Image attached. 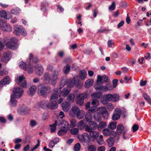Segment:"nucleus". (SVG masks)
I'll list each match as a JSON object with an SVG mask.
<instances>
[{"label":"nucleus","mask_w":151,"mask_h":151,"mask_svg":"<svg viewBox=\"0 0 151 151\" xmlns=\"http://www.w3.org/2000/svg\"><path fill=\"white\" fill-rule=\"evenodd\" d=\"M108 79V77L106 75H103L102 76L98 75L97 76V82H101L102 83L105 82L107 81Z\"/></svg>","instance_id":"nucleus-21"},{"label":"nucleus","mask_w":151,"mask_h":151,"mask_svg":"<svg viewBox=\"0 0 151 151\" xmlns=\"http://www.w3.org/2000/svg\"><path fill=\"white\" fill-rule=\"evenodd\" d=\"M0 27L1 29L4 31L9 32L12 31V28L10 26L7 24L5 21L0 22Z\"/></svg>","instance_id":"nucleus-12"},{"label":"nucleus","mask_w":151,"mask_h":151,"mask_svg":"<svg viewBox=\"0 0 151 151\" xmlns=\"http://www.w3.org/2000/svg\"><path fill=\"white\" fill-rule=\"evenodd\" d=\"M96 90H100L102 91H106L108 90V88L104 86H101L99 87H96L95 88Z\"/></svg>","instance_id":"nucleus-34"},{"label":"nucleus","mask_w":151,"mask_h":151,"mask_svg":"<svg viewBox=\"0 0 151 151\" xmlns=\"http://www.w3.org/2000/svg\"><path fill=\"white\" fill-rule=\"evenodd\" d=\"M70 66L69 64H68L66 67H64L63 69V71L65 74H67L70 70Z\"/></svg>","instance_id":"nucleus-44"},{"label":"nucleus","mask_w":151,"mask_h":151,"mask_svg":"<svg viewBox=\"0 0 151 151\" xmlns=\"http://www.w3.org/2000/svg\"><path fill=\"white\" fill-rule=\"evenodd\" d=\"M32 59V61L35 63H37L38 61V59L37 57H34L33 55L31 53H30L29 54V60H29V61L31 60Z\"/></svg>","instance_id":"nucleus-39"},{"label":"nucleus","mask_w":151,"mask_h":151,"mask_svg":"<svg viewBox=\"0 0 151 151\" xmlns=\"http://www.w3.org/2000/svg\"><path fill=\"white\" fill-rule=\"evenodd\" d=\"M81 149V145L79 143L76 144L74 147L73 150L75 151H79Z\"/></svg>","instance_id":"nucleus-49"},{"label":"nucleus","mask_w":151,"mask_h":151,"mask_svg":"<svg viewBox=\"0 0 151 151\" xmlns=\"http://www.w3.org/2000/svg\"><path fill=\"white\" fill-rule=\"evenodd\" d=\"M17 83L19 86L24 88L26 87L27 84L25 81V78L23 76H19L17 77L16 79Z\"/></svg>","instance_id":"nucleus-11"},{"label":"nucleus","mask_w":151,"mask_h":151,"mask_svg":"<svg viewBox=\"0 0 151 151\" xmlns=\"http://www.w3.org/2000/svg\"><path fill=\"white\" fill-rule=\"evenodd\" d=\"M122 114V111L119 108H116L114 112V114L112 117L114 120H116L119 119Z\"/></svg>","instance_id":"nucleus-15"},{"label":"nucleus","mask_w":151,"mask_h":151,"mask_svg":"<svg viewBox=\"0 0 151 151\" xmlns=\"http://www.w3.org/2000/svg\"><path fill=\"white\" fill-rule=\"evenodd\" d=\"M99 102L97 99H93L91 102L92 104L95 105L96 106H97L99 105Z\"/></svg>","instance_id":"nucleus-54"},{"label":"nucleus","mask_w":151,"mask_h":151,"mask_svg":"<svg viewBox=\"0 0 151 151\" xmlns=\"http://www.w3.org/2000/svg\"><path fill=\"white\" fill-rule=\"evenodd\" d=\"M119 98V95L117 93H109L104 95L103 99L101 100V101L104 104H106L109 101L116 102Z\"/></svg>","instance_id":"nucleus-4"},{"label":"nucleus","mask_w":151,"mask_h":151,"mask_svg":"<svg viewBox=\"0 0 151 151\" xmlns=\"http://www.w3.org/2000/svg\"><path fill=\"white\" fill-rule=\"evenodd\" d=\"M36 89L37 88L35 86H32L29 88V90L27 92V93L30 96H32L35 93Z\"/></svg>","instance_id":"nucleus-25"},{"label":"nucleus","mask_w":151,"mask_h":151,"mask_svg":"<svg viewBox=\"0 0 151 151\" xmlns=\"http://www.w3.org/2000/svg\"><path fill=\"white\" fill-rule=\"evenodd\" d=\"M21 12L20 9L19 8H16L15 9H12L11 11V13L12 14H17L20 13Z\"/></svg>","instance_id":"nucleus-50"},{"label":"nucleus","mask_w":151,"mask_h":151,"mask_svg":"<svg viewBox=\"0 0 151 151\" xmlns=\"http://www.w3.org/2000/svg\"><path fill=\"white\" fill-rule=\"evenodd\" d=\"M79 129L77 128H73L70 129L71 133L73 135H76L78 132Z\"/></svg>","instance_id":"nucleus-46"},{"label":"nucleus","mask_w":151,"mask_h":151,"mask_svg":"<svg viewBox=\"0 0 151 151\" xmlns=\"http://www.w3.org/2000/svg\"><path fill=\"white\" fill-rule=\"evenodd\" d=\"M92 119V115L89 112L86 113L85 115V119L86 121L88 123L91 121Z\"/></svg>","instance_id":"nucleus-28"},{"label":"nucleus","mask_w":151,"mask_h":151,"mask_svg":"<svg viewBox=\"0 0 151 151\" xmlns=\"http://www.w3.org/2000/svg\"><path fill=\"white\" fill-rule=\"evenodd\" d=\"M23 93V90L21 88L17 87L13 88V94L11 95L10 100L11 106L14 107L16 106L17 102L16 99L21 97Z\"/></svg>","instance_id":"nucleus-2"},{"label":"nucleus","mask_w":151,"mask_h":151,"mask_svg":"<svg viewBox=\"0 0 151 151\" xmlns=\"http://www.w3.org/2000/svg\"><path fill=\"white\" fill-rule=\"evenodd\" d=\"M70 107V104L68 102H63L62 104V109L64 111H68Z\"/></svg>","instance_id":"nucleus-24"},{"label":"nucleus","mask_w":151,"mask_h":151,"mask_svg":"<svg viewBox=\"0 0 151 151\" xmlns=\"http://www.w3.org/2000/svg\"><path fill=\"white\" fill-rule=\"evenodd\" d=\"M118 80L117 79H114L113 81V86L114 88H115L117 86Z\"/></svg>","instance_id":"nucleus-61"},{"label":"nucleus","mask_w":151,"mask_h":151,"mask_svg":"<svg viewBox=\"0 0 151 151\" xmlns=\"http://www.w3.org/2000/svg\"><path fill=\"white\" fill-rule=\"evenodd\" d=\"M114 43L111 40H109L108 42V45L109 47H111L113 45H114Z\"/></svg>","instance_id":"nucleus-62"},{"label":"nucleus","mask_w":151,"mask_h":151,"mask_svg":"<svg viewBox=\"0 0 151 151\" xmlns=\"http://www.w3.org/2000/svg\"><path fill=\"white\" fill-rule=\"evenodd\" d=\"M58 121V125H60L63 126H65L66 127H68V123L64 120H61L60 121Z\"/></svg>","instance_id":"nucleus-40"},{"label":"nucleus","mask_w":151,"mask_h":151,"mask_svg":"<svg viewBox=\"0 0 151 151\" xmlns=\"http://www.w3.org/2000/svg\"><path fill=\"white\" fill-rule=\"evenodd\" d=\"M96 107V106L93 107H90L89 108L88 111L92 113H94L95 111Z\"/></svg>","instance_id":"nucleus-63"},{"label":"nucleus","mask_w":151,"mask_h":151,"mask_svg":"<svg viewBox=\"0 0 151 151\" xmlns=\"http://www.w3.org/2000/svg\"><path fill=\"white\" fill-rule=\"evenodd\" d=\"M36 74L38 76H41L43 72V68L41 65H37L35 67Z\"/></svg>","instance_id":"nucleus-18"},{"label":"nucleus","mask_w":151,"mask_h":151,"mask_svg":"<svg viewBox=\"0 0 151 151\" xmlns=\"http://www.w3.org/2000/svg\"><path fill=\"white\" fill-rule=\"evenodd\" d=\"M111 131L109 129V128H106L103 129L102 132L103 134L105 136H110Z\"/></svg>","instance_id":"nucleus-37"},{"label":"nucleus","mask_w":151,"mask_h":151,"mask_svg":"<svg viewBox=\"0 0 151 151\" xmlns=\"http://www.w3.org/2000/svg\"><path fill=\"white\" fill-rule=\"evenodd\" d=\"M101 92H94L91 95V97L93 99H99L101 95Z\"/></svg>","instance_id":"nucleus-32"},{"label":"nucleus","mask_w":151,"mask_h":151,"mask_svg":"<svg viewBox=\"0 0 151 151\" xmlns=\"http://www.w3.org/2000/svg\"><path fill=\"white\" fill-rule=\"evenodd\" d=\"M107 108L110 110H112L114 108L113 105L111 103H109L107 105Z\"/></svg>","instance_id":"nucleus-59"},{"label":"nucleus","mask_w":151,"mask_h":151,"mask_svg":"<svg viewBox=\"0 0 151 151\" xmlns=\"http://www.w3.org/2000/svg\"><path fill=\"white\" fill-rule=\"evenodd\" d=\"M83 102L84 101L83 99H81V98L78 96V99L76 100L77 103L80 105H82L83 104Z\"/></svg>","instance_id":"nucleus-51"},{"label":"nucleus","mask_w":151,"mask_h":151,"mask_svg":"<svg viewBox=\"0 0 151 151\" xmlns=\"http://www.w3.org/2000/svg\"><path fill=\"white\" fill-rule=\"evenodd\" d=\"M94 120L97 122H99L101 120V114L98 112L95 113L93 115Z\"/></svg>","instance_id":"nucleus-29"},{"label":"nucleus","mask_w":151,"mask_h":151,"mask_svg":"<svg viewBox=\"0 0 151 151\" xmlns=\"http://www.w3.org/2000/svg\"><path fill=\"white\" fill-rule=\"evenodd\" d=\"M37 92L38 94L41 96H46L51 92L50 86H46L43 83H40L37 86Z\"/></svg>","instance_id":"nucleus-3"},{"label":"nucleus","mask_w":151,"mask_h":151,"mask_svg":"<svg viewBox=\"0 0 151 151\" xmlns=\"http://www.w3.org/2000/svg\"><path fill=\"white\" fill-rule=\"evenodd\" d=\"M75 95L73 93H70L67 97L68 100L70 102H73L74 101Z\"/></svg>","instance_id":"nucleus-45"},{"label":"nucleus","mask_w":151,"mask_h":151,"mask_svg":"<svg viewBox=\"0 0 151 151\" xmlns=\"http://www.w3.org/2000/svg\"><path fill=\"white\" fill-rule=\"evenodd\" d=\"M57 99H53L51 101V98H50L51 103L48 104V108L50 109H55L57 108L58 104L56 102V100Z\"/></svg>","instance_id":"nucleus-17"},{"label":"nucleus","mask_w":151,"mask_h":151,"mask_svg":"<svg viewBox=\"0 0 151 151\" xmlns=\"http://www.w3.org/2000/svg\"><path fill=\"white\" fill-rule=\"evenodd\" d=\"M85 112L83 110H80L76 114V116L79 119H83L85 115Z\"/></svg>","instance_id":"nucleus-31"},{"label":"nucleus","mask_w":151,"mask_h":151,"mask_svg":"<svg viewBox=\"0 0 151 151\" xmlns=\"http://www.w3.org/2000/svg\"><path fill=\"white\" fill-rule=\"evenodd\" d=\"M66 83V79H61L60 83L59 88H55L53 91V94L51 96V101L53 99H57L60 96V95L64 97H66L70 93L71 90L70 87L68 86L63 88L62 91L60 89L62 87L65 86Z\"/></svg>","instance_id":"nucleus-1"},{"label":"nucleus","mask_w":151,"mask_h":151,"mask_svg":"<svg viewBox=\"0 0 151 151\" xmlns=\"http://www.w3.org/2000/svg\"><path fill=\"white\" fill-rule=\"evenodd\" d=\"M8 73V71L6 70H0V76H3Z\"/></svg>","instance_id":"nucleus-55"},{"label":"nucleus","mask_w":151,"mask_h":151,"mask_svg":"<svg viewBox=\"0 0 151 151\" xmlns=\"http://www.w3.org/2000/svg\"><path fill=\"white\" fill-rule=\"evenodd\" d=\"M7 19V16L6 12L5 11H0V22L4 21L5 20Z\"/></svg>","instance_id":"nucleus-23"},{"label":"nucleus","mask_w":151,"mask_h":151,"mask_svg":"<svg viewBox=\"0 0 151 151\" xmlns=\"http://www.w3.org/2000/svg\"><path fill=\"white\" fill-rule=\"evenodd\" d=\"M107 126L106 123L104 121H101L98 124V130L100 131L102 129L106 127Z\"/></svg>","instance_id":"nucleus-26"},{"label":"nucleus","mask_w":151,"mask_h":151,"mask_svg":"<svg viewBox=\"0 0 151 151\" xmlns=\"http://www.w3.org/2000/svg\"><path fill=\"white\" fill-rule=\"evenodd\" d=\"M86 75L87 73L84 70H82L80 71V77L82 80H84L85 79Z\"/></svg>","instance_id":"nucleus-38"},{"label":"nucleus","mask_w":151,"mask_h":151,"mask_svg":"<svg viewBox=\"0 0 151 151\" xmlns=\"http://www.w3.org/2000/svg\"><path fill=\"white\" fill-rule=\"evenodd\" d=\"M11 57V53L9 52H5L2 58V61L4 63H6L10 60Z\"/></svg>","instance_id":"nucleus-16"},{"label":"nucleus","mask_w":151,"mask_h":151,"mask_svg":"<svg viewBox=\"0 0 151 151\" xmlns=\"http://www.w3.org/2000/svg\"><path fill=\"white\" fill-rule=\"evenodd\" d=\"M96 150L95 147L93 145L90 146L88 148V151H96Z\"/></svg>","instance_id":"nucleus-57"},{"label":"nucleus","mask_w":151,"mask_h":151,"mask_svg":"<svg viewBox=\"0 0 151 151\" xmlns=\"http://www.w3.org/2000/svg\"><path fill=\"white\" fill-rule=\"evenodd\" d=\"M93 81L91 79H88L85 82V86L86 88H88L91 86L93 83Z\"/></svg>","instance_id":"nucleus-42"},{"label":"nucleus","mask_w":151,"mask_h":151,"mask_svg":"<svg viewBox=\"0 0 151 151\" xmlns=\"http://www.w3.org/2000/svg\"><path fill=\"white\" fill-rule=\"evenodd\" d=\"M139 128L138 126L136 124H134L132 127V130L133 132H135L137 131Z\"/></svg>","instance_id":"nucleus-60"},{"label":"nucleus","mask_w":151,"mask_h":151,"mask_svg":"<svg viewBox=\"0 0 151 151\" xmlns=\"http://www.w3.org/2000/svg\"><path fill=\"white\" fill-rule=\"evenodd\" d=\"M74 82H73L72 80H70L69 82H70V86H73L74 85V83L77 86L78 88H81L82 86V84H79V80H78L77 81V80H76V78L74 77Z\"/></svg>","instance_id":"nucleus-22"},{"label":"nucleus","mask_w":151,"mask_h":151,"mask_svg":"<svg viewBox=\"0 0 151 151\" xmlns=\"http://www.w3.org/2000/svg\"><path fill=\"white\" fill-rule=\"evenodd\" d=\"M58 125V121H55V123L52 125H50V130L51 132H55L56 129V126Z\"/></svg>","instance_id":"nucleus-36"},{"label":"nucleus","mask_w":151,"mask_h":151,"mask_svg":"<svg viewBox=\"0 0 151 151\" xmlns=\"http://www.w3.org/2000/svg\"><path fill=\"white\" fill-rule=\"evenodd\" d=\"M63 128L60 130H61L62 131H63V132L64 133H66L67 131V130L69 128V127H66L65 126H62Z\"/></svg>","instance_id":"nucleus-58"},{"label":"nucleus","mask_w":151,"mask_h":151,"mask_svg":"<svg viewBox=\"0 0 151 151\" xmlns=\"http://www.w3.org/2000/svg\"><path fill=\"white\" fill-rule=\"evenodd\" d=\"M88 123L89 125H86L84 127L86 131L89 132L92 130L98 129V124L95 121H90Z\"/></svg>","instance_id":"nucleus-10"},{"label":"nucleus","mask_w":151,"mask_h":151,"mask_svg":"<svg viewBox=\"0 0 151 151\" xmlns=\"http://www.w3.org/2000/svg\"><path fill=\"white\" fill-rule=\"evenodd\" d=\"M78 96L81 98V99H83V100L87 98L88 95L86 93H81Z\"/></svg>","instance_id":"nucleus-52"},{"label":"nucleus","mask_w":151,"mask_h":151,"mask_svg":"<svg viewBox=\"0 0 151 151\" xmlns=\"http://www.w3.org/2000/svg\"><path fill=\"white\" fill-rule=\"evenodd\" d=\"M127 131V129L126 127H124L122 124H119L117 127L116 132L118 135L119 136L122 133L123 138L125 139H128V137L126 136V134Z\"/></svg>","instance_id":"nucleus-6"},{"label":"nucleus","mask_w":151,"mask_h":151,"mask_svg":"<svg viewBox=\"0 0 151 151\" xmlns=\"http://www.w3.org/2000/svg\"><path fill=\"white\" fill-rule=\"evenodd\" d=\"M14 33L17 35L20 34L24 36L26 35V32L25 29L19 25H15L14 26Z\"/></svg>","instance_id":"nucleus-9"},{"label":"nucleus","mask_w":151,"mask_h":151,"mask_svg":"<svg viewBox=\"0 0 151 151\" xmlns=\"http://www.w3.org/2000/svg\"><path fill=\"white\" fill-rule=\"evenodd\" d=\"M99 109L103 117L105 119H107L109 114L105 108L104 107H101Z\"/></svg>","instance_id":"nucleus-20"},{"label":"nucleus","mask_w":151,"mask_h":151,"mask_svg":"<svg viewBox=\"0 0 151 151\" xmlns=\"http://www.w3.org/2000/svg\"><path fill=\"white\" fill-rule=\"evenodd\" d=\"M6 45L9 49L12 50L16 49L18 47L17 40L15 37L12 38L6 43Z\"/></svg>","instance_id":"nucleus-5"},{"label":"nucleus","mask_w":151,"mask_h":151,"mask_svg":"<svg viewBox=\"0 0 151 151\" xmlns=\"http://www.w3.org/2000/svg\"><path fill=\"white\" fill-rule=\"evenodd\" d=\"M106 141L108 143V146L109 147L112 146L114 145V141L112 137H110L107 139Z\"/></svg>","instance_id":"nucleus-33"},{"label":"nucleus","mask_w":151,"mask_h":151,"mask_svg":"<svg viewBox=\"0 0 151 151\" xmlns=\"http://www.w3.org/2000/svg\"><path fill=\"white\" fill-rule=\"evenodd\" d=\"M89 133V136L94 139H96L98 137L99 132L94 130H92L89 132H87Z\"/></svg>","instance_id":"nucleus-19"},{"label":"nucleus","mask_w":151,"mask_h":151,"mask_svg":"<svg viewBox=\"0 0 151 151\" xmlns=\"http://www.w3.org/2000/svg\"><path fill=\"white\" fill-rule=\"evenodd\" d=\"M70 126L71 127H75L77 125V122L76 120L74 119H72L70 121Z\"/></svg>","instance_id":"nucleus-47"},{"label":"nucleus","mask_w":151,"mask_h":151,"mask_svg":"<svg viewBox=\"0 0 151 151\" xmlns=\"http://www.w3.org/2000/svg\"><path fill=\"white\" fill-rule=\"evenodd\" d=\"M60 74V70H59L55 69L52 71L51 76V85H54L56 84Z\"/></svg>","instance_id":"nucleus-8"},{"label":"nucleus","mask_w":151,"mask_h":151,"mask_svg":"<svg viewBox=\"0 0 151 151\" xmlns=\"http://www.w3.org/2000/svg\"><path fill=\"white\" fill-rule=\"evenodd\" d=\"M27 61L26 63H25L23 62H20L19 63V66L22 69L24 70H27L28 72L29 73H32L33 71V66L29 64V66L28 65L29 63V60H27Z\"/></svg>","instance_id":"nucleus-7"},{"label":"nucleus","mask_w":151,"mask_h":151,"mask_svg":"<svg viewBox=\"0 0 151 151\" xmlns=\"http://www.w3.org/2000/svg\"><path fill=\"white\" fill-rule=\"evenodd\" d=\"M84 123L83 120H81L78 122V127L80 129H82L84 126Z\"/></svg>","instance_id":"nucleus-53"},{"label":"nucleus","mask_w":151,"mask_h":151,"mask_svg":"<svg viewBox=\"0 0 151 151\" xmlns=\"http://www.w3.org/2000/svg\"><path fill=\"white\" fill-rule=\"evenodd\" d=\"M29 110V109L25 107H20L18 110V111L20 112L26 113Z\"/></svg>","instance_id":"nucleus-41"},{"label":"nucleus","mask_w":151,"mask_h":151,"mask_svg":"<svg viewBox=\"0 0 151 151\" xmlns=\"http://www.w3.org/2000/svg\"><path fill=\"white\" fill-rule=\"evenodd\" d=\"M43 79L45 81L51 82V77L50 74L48 73H46L45 74L44 76Z\"/></svg>","instance_id":"nucleus-30"},{"label":"nucleus","mask_w":151,"mask_h":151,"mask_svg":"<svg viewBox=\"0 0 151 151\" xmlns=\"http://www.w3.org/2000/svg\"><path fill=\"white\" fill-rule=\"evenodd\" d=\"M116 122H110L108 125V127L111 130L114 129L116 127Z\"/></svg>","instance_id":"nucleus-35"},{"label":"nucleus","mask_w":151,"mask_h":151,"mask_svg":"<svg viewBox=\"0 0 151 151\" xmlns=\"http://www.w3.org/2000/svg\"><path fill=\"white\" fill-rule=\"evenodd\" d=\"M98 143L99 145H102L104 143V141L103 139V136L102 135H100L97 139Z\"/></svg>","instance_id":"nucleus-43"},{"label":"nucleus","mask_w":151,"mask_h":151,"mask_svg":"<svg viewBox=\"0 0 151 151\" xmlns=\"http://www.w3.org/2000/svg\"><path fill=\"white\" fill-rule=\"evenodd\" d=\"M105 147L104 146H101L98 148L97 151H105Z\"/></svg>","instance_id":"nucleus-64"},{"label":"nucleus","mask_w":151,"mask_h":151,"mask_svg":"<svg viewBox=\"0 0 151 151\" xmlns=\"http://www.w3.org/2000/svg\"><path fill=\"white\" fill-rule=\"evenodd\" d=\"M115 2H113L112 3L111 6L109 8V9L110 11H112L114 10L115 7Z\"/></svg>","instance_id":"nucleus-56"},{"label":"nucleus","mask_w":151,"mask_h":151,"mask_svg":"<svg viewBox=\"0 0 151 151\" xmlns=\"http://www.w3.org/2000/svg\"><path fill=\"white\" fill-rule=\"evenodd\" d=\"M80 140L82 142L89 143L91 141V139L88 134L84 133L82 135L81 138H80Z\"/></svg>","instance_id":"nucleus-13"},{"label":"nucleus","mask_w":151,"mask_h":151,"mask_svg":"<svg viewBox=\"0 0 151 151\" xmlns=\"http://www.w3.org/2000/svg\"><path fill=\"white\" fill-rule=\"evenodd\" d=\"M48 104L47 101L44 100L39 103V106L40 107L45 109L48 108Z\"/></svg>","instance_id":"nucleus-27"},{"label":"nucleus","mask_w":151,"mask_h":151,"mask_svg":"<svg viewBox=\"0 0 151 151\" xmlns=\"http://www.w3.org/2000/svg\"><path fill=\"white\" fill-rule=\"evenodd\" d=\"M143 96L145 99L146 100L149 104H151V100L147 95L145 93H144L143 94Z\"/></svg>","instance_id":"nucleus-48"},{"label":"nucleus","mask_w":151,"mask_h":151,"mask_svg":"<svg viewBox=\"0 0 151 151\" xmlns=\"http://www.w3.org/2000/svg\"><path fill=\"white\" fill-rule=\"evenodd\" d=\"M80 110V109L77 106H73L69 111V115L71 117L76 116Z\"/></svg>","instance_id":"nucleus-14"}]
</instances>
